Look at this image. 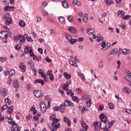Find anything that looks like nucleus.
I'll return each mask as SVG.
<instances>
[{
    "label": "nucleus",
    "mask_w": 131,
    "mask_h": 131,
    "mask_svg": "<svg viewBox=\"0 0 131 131\" xmlns=\"http://www.w3.org/2000/svg\"><path fill=\"white\" fill-rule=\"evenodd\" d=\"M52 121L53 122L51 123V125L53 128L51 131H57V129H58V128H59L60 126H61V125H60V123L55 125V123H58L59 122V119L55 118Z\"/></svg>",
    "instance_id": "1"
},
{
    "label": "nucleus",
    "mask_w": 131,
    "mask_h": 131,
    "mask_svg": "<svg viewBox=\"0 0 131 131\" xmlns=\"http://www.w3.org/2000/svg\"><path fill=\"white\" fill-rule=\"evenodd\" d=\"M34 95L36 98H42L43 97V93L40 90H36L34 92Z\"/></svg>",
    "instance_id": "2"
},
{
    "label": "nucleus",
    "mask_w": 131,
    "mask_h": 131,
    "mask_svg": "<svg viewBox=\"0 0 131 131\" xmlns=\"http://www.w3.org/2000/svg\"><path fill=\"white\" fill-rule=\"evenodd\" d=\"M69 63L70 65L74 66L75 67H77L78 66L77 65V63H79V60L77 59V57H76L74 59V61L72 60H70Z\"/></svg>",
    "instance_id": "3"
},
{
    "label": "nucleus",
    "mask_w": 131,
    "mask_h": 131,
    "mask_svg": "<svg viewBox=\"0 0 131 131\" xmlns=\"http://www.w3.org/2000/svg\"><path fill=\"white\" fill-rule=\"evenodd\" d=\"M40 108L42 113H45L47 111V105H46L45 102L40 103Z\"/></svg>",
    "instance_id": "4"
},
{
    "label": "nucleus",
    "mask_w": 131,
    "mask_h": 131,
    "mask_svg": "<svg viewBox=\"0 0 131 131\" xmlns=\"http://www.w3.org/2000/svg\"><path fill=\"white\" fill-rule=\"evenodd\" d=\"M8 32L3 31L0 32V37L3 39H6L8 38Z\"/></svg>",
    "instance_id": "5"
},
{
    "label": "nucleus",
    "mask_w": 131,
    "mask_h": 131,
    "mask_svg": "<svg viewBox=\"0 0 131 131\" xmlns=\"http://www.w3.org/2000/svg\"><path fill=\"white\" fill-rule=\"evenodd\" d=\"M106 122H108V121H101L100 122V125H99V127L100 128H101V129H103V128H106V126H107V123H106Z\"/></svg>",
    "instance_id": "6"
},
{
    "label": "nucleus",
    "mask_w": 131,
    "mask_h": 131,
    "mask_svg": "<svg viewBox=\"0 0 131 131\" xmlns=\"http://www.w3.org/2000/svg\"><path fill=\"white\" fill-rule=\"evenodd\" d=\"M64 104L66 106H69V107H73L74 106V103L71 102L70 100H66L64 102Z\"/></svg>",
    "instance_id": "7"
},
{
    "label": "nucleus",
    "mask_w": 131,
    "mask_h": 131,
    "mask_svg": "<svg viewBox=\"0 0 131 131\" xmlns=\"http://www.w3.org/2000/svg\"><path fill=\"white\" fill-rule=\"evenodd\" d=\"M117 16L120 17V18H123L125 15V13L124 12V11L122 10H120V11H118L117 12Z\"/></svg>",
    "instance_id": "8"
},
{
    "label": "nucleus",
    "mask_w": 131,
    "mask_h": 131,
    "mask_svg": "<svg viewBox=\"0 0 131 131\" xmlns=\"http://www.w3.org/2000/svg\"><path fill=\"white\" fill-rule=\"evenodd\" d=\"M71 84V80L67 82V84H65L63 86L64 91H68V90H69V85H70Z\"/></svg>",
    "instance_id": "9"
},
{
    "label": "nucleus",
    "mask_w": 131,
    "mask_h": 131,
    "mask_svg": "<svg viewBox=\"0 0 131 131\" xmlns=\"http://www.w3.org/2000/svg\"><path fill=\"white\" fill-rule=\"evenodd\" d=\"M99 119H101V121H107V117L104 113H102L99 115Z\"/></svg>",
    "instance_id": "10"
},
{
    "label": "nucleus",
    "mask_w": 131,
    "mask_h": 131,
    "mask_svg": "<svg viewBox=\"0 0 131 131\" xmlns=\"http://www.w3.org/2000/svg\"><path fill=\"white\" fill-rule=\"evenodd\" d=\"M66 2H67V0H62L61 5L63 8L68 9L69 8V4H68Z\"/></svg>",
    "instance_id": "11"
},
{
    "label": "nucleus",
    "mask_w": 131,
    "mask_h": 131,
    "mask_svg": "<svg viewBox=\"0 0 131 131\" xmlns=\"http://www.w3.org/2000/svg\"><path fill=\"white\" fill-rule=\"evenodd\" d=\"M5 24L6 25H10L11 23H12V18L10 17H8L7 18L5 19Z\"/></svg>",
    "instance_id": "12"
},
{
    "label": "nucleus",
    "mask_w": 131,
    "mask_h": 131,
    "mask_svg": "<svg viewBox=\"0 0 131 131\" xmlns=\"http://www.w3.org/2000/svg\"><path fill=\"white\" fill-rule=\"evenodd\" d=\"M13 86L15 89H18L19 88V83L18 82V80L17 79H14L13 83Z\"/></svg>",
    "instance_id": "13"
},
{
    "label": "nucleus",
    "mask_w": 131,
    "mask_h": 131,
    "mask_svg": "<svg viewBox=\"0 0 131 131\" xmlns=\"http://www.w3.org/2000/svg\"><path fill=\"white\" fill-rule=\"evenodd\" d=\"M34 83H41V85L45 84V81L41 79H36L34 81Z\"/></svg>",
    "instance_id": "14"
},
{
    "label": "nucleus",
    "mask_w": 131,
    "mask_h": 131,
    "mask_svg": "<svg viewBox=\"0 0 131 131\" xmlns=\"http://www.w3.org/2000/svg\"><path fill=\"white\" fill-rule=\"evenodd\" d=\"M1 93L3 96V97H5V96H7V94H8V90L7 89H1Z\"/></svg>",
    "instance_id": "15"
},
{
    "label": "nucleus",
    "mask_w": 131,
    "mask_h": 131,
    "mask_svg": "<svg viewBox=\"0 0 131 131\" xmlns=\"http://www.w3.org/2000/svg\"><path fill=\"white\" fill-rule=\"evenodd\" d=\"M32 51V49H31V47H30L29 46H26V50H25V54H28V53H30Z\"/></svg>",
    "instance_id": "16"
},
{
    "label": "nucleus",
    "mask_w": 131,
    "mask_h": 131,
    "mask_svg": "<svg viewBox=\"0 0 131 131\" xmlns=\"http://www.w3.org/2000/svg\"><path fill=\"white\" fill-rule=\"evenodd\" d=\"M93 125L95 128V131H100L98 128L99 127V122L96 121L93 123Z\"/></svg>",
    "instance_id": "17"
},
{
    "label": "nucleus",
    "mask_w": 131,
    "mask_h": 131,
    "mask_svg": "<svg viewBox=\"0 0 131 131\" xmlns=\"http://www.w3.org/2000/svg\"><path fill=\"white\" fill-rule=\"evenodd\" d=\"M19 68H20L22 72H25V71H26V67L24 65V63L20 64Z\"/></svg>",
    "instance_id": "18"
},
{
    "label": "nucleus",
    "mask_w": 131,
    "mask_h": 131,
    "mask_svg": "<svg viewBox=\"0 0 131 131\" xmlns=\"http://www.w3.org/2000/svg\"><path fill=\"white\" fill-rule=\"evenodd\" d=\"M41 77L44 79V81H45V82H47V81L49 80V77L48 76L46 75V74H42L41 75Z\"/></svg>",
    "instance_id": "19"
},
{
    "label": "nucleus",
    "mask_w": 131,
    "mask_h": 131,
    "mask_svg": "<svg viewBox=\"0 0 131 131\" xmlns=\"http://www.w3.org/2000/svg\"><path fill=\"white\" fill-rule=\"evenodd\" d=\"M58 20L60 23L61 24H65V17L63 16H60Z\"/></svg>",
    "instance_id": "20"
},
{
    "label": "nucleus",
    "mask_w": 131,
    "mask_h": 131,
    "mask_svg": "<svg viewBox=\"0 0 131 131\" xmlns=\"http://www.w3.org/2000/svg\"><path fill=\"white\" fill-rule=\"evenodd\" d=\"M69 30L71 32H73V33H76V32H77V30H76V29H75V28L73 27H70L69 28Z\"/></svg>",
    "instance_id": "21"
},
{
    "label": "nucleus",
    "mask_w": 131,
    "mask_h": 131,
    "mask_svg": "<svg viewBox=\"0 0 131 131\" xmlns=\"http://www.w3.org/2000/svg\"><path fill=\"white\" fill-rule=\"evenodd\" d=\"M65 104H61L59 107V110L60 111V112H61V113H64V111H65Z\"/></svg>",
    "instance_id": "22"
},
{
    "label": "nucleus",
    "mask_w": 131,
    "mask_h": 131,
    "mask_svg": "<svg viewBox=\"0 0 131 131\" xmlns=\"http://www.w3.org/2000/svg\"><path fill=\"white\" fill-rule=\"evenodd\" d=\"M123 54L124 55H129L130 54V50L123 49Z\"/></svg>",
    "instance_id": "23"
},
{
    "label": "nucleus",
    "mask_w": 131,
    "mask_h": 131,
    "mask_svg": "<svg viewBox=\"0 0 131 131\" xmlns=\"http://www.w3.org/2000/svg\"><path fill=\"white\" fill-rule=\"evenodd\" d=\"M63 76L66 79H70V78H71V75L68 74L67 72L64 73Z\"/></svg>",
    "instance_id": "24"
},
{
    "label": "nucleus",
    "mask_w": 131,
    "mask_h": 131,
    "mask_svg": "<svg viewBox=\"0 0 131 131\" xmlns=\"http://www.w3.org/2000/svg\"><path fill=\"white\" fill-rule=\"evenodd\" d=\"M13 111H14V106H13L9 107L7 110V112L9 114H11V113H13Z\"/></svg>",
    "instance_id": "25"
},
{
    "label": "nucleus",
    "mask_w": 131,
    "mask_h": 131,
    "mask_svg": "<svg viewBox=\"0 0 131 131\" xmlns=\"http://www.w3.org/2000/svg\"><path fill=\"white\" fill-rule=\"evenodd\" d=\"M81 124L84 129H88V128H89V126H88V125L85 124V122H84V121H82L81 122Z\"/></svg>",
    "instance_id": "26"
},
{
    "label": "nucleus",
    "mask_w": 131,
    "mask_h": 131,
    "mask_svg": "<svg viewBox=\"0 0 131 131\" xmlns=\"http://www.w3.org/2000/svg\"><path fill=\"white\" fill-rule=\"evenodd\" d=\"M105 4L107 6H111V5H113V4H114V2L111 0H107L105 2Z\"/></svg>",
    "instance_id": "27"
},
{
    "label": "nucleus",
    "mask_w": 131,
    "mask_h": 131,
    "mask_svg": "<svg viewBox=\"0 0 131 131\" xmlns=\"http://www.w3.org/2000/svg\"><path fill=\"white\" fill-rule=\"evenodd\" d=\"M70 42V45L73 46L75 43V42H77V39H72L70 41H69Z\"/></svg>",
    "instance_id": "28"
},
{
    "label": "nucleus",
    "mask_w": 131,
    "mask_h": 131,
    "mask_svg": "<svg viewBox=\"0 0 131 131\" xmlns=\"http://www.w3.org/2000/svg\"><path fill=\"white\" fill-rule=\"evenodd\" d=\"M118 52V50H117V49H115L111 52L110 55H117Z\"/></svg>",
    "instance_id": "29"
},
{
    "label": "nucleus",
    "mask_w": 131,
    "mask_h": 131,
    "mask_svg": "<svg viewBox=\"0 0 131 131\" xmlns=\"http://www.w3.org/2000/svg\"><path fill=\"white\" fill-rule=\"evenodd\" d=\"M19 25L20 27H25V22L23 20H20L19 22Z\"/></svg>",
    "instance_id": "30"
},
{
    "label": "nucleus",
    "mask_w": 131,
    "mask_h": 131,
    "mask_svg": "<svg viewBox=\"0 0 131 131\" xmlns=\"http://www.w3.org/2000/svg\"><path fill=\"white\" fill-rule=\"evenodd\" d=\"M15 75V71L13 69H11L9 71V76H14Z\"/></svg>",
    "instance_id": "31"
},
{
    "label": "nucleus",
    "mask_w": 131,
    "mask_h": 131,
    "mask_svg": "<svg viewBox=\"0 0 131 131\" xmlns=\"http://www.w3.org/2000/svg\"><path fill=\"white\" fill-rule=\"evenodd\" d=\"M89 18V15L88 14H85V16L83 17V22H84V23H86V21H88V19Z\"/></svg>",
    "instance_id": "32"
},
{
    "label": "nucleus",
    "mask_w": 131,
    "mask_h": 131,
    "mask_svg": "<svg viewBox=\"0 0 131 131\" xmlns=\"http://www.w3.org/2000/svg\"><path fill=\"white\" fill-rule=\"evenodd\" d=\"M89 98H90L89 95H85L83 97H82L81 100H82V101H85V100H88V99H89Z\"/></svg>",
    "instance_id": "33"
},
{
    "label": "nucleus",
    "mask_w": 131,
    "mask_h": 131,
    "mask_svg": "<svg viewBox=\"0 0 131 131\" xmlns=\"http://www.w3.org/2000/svg\"><path fill=\"white\" fill-rule=\"evenodd\" d=\"M95 32V30L94 29H89V30H87V33L88 34H92Z\"/></svg>",
    "instance_id": "34"
},
{
    "label": "nucleus",
    "mask_w": 131,
    "mask_h": 131,
    "mask_svg": "<svg viewBox=\"0 0 131 131\" xmlns=\"http://www.w3.org/2000/svg\"><path fill=\"white\" fill-rule=\"evenodd\" d=\"M130 76H131V73H130V75H128V76H126V77H125L126 80H127V81H129V83H131Z\"/></svg>",
    "instance_id": "35"
},
{
    "label": "nucleus",
    "mask_w": 131,
    "mask_h": 131,
    "mask_svg": "<svg viewBox=\"0 0 131 131\" xmlns=\"http://www.w3.org/2000/svg\"><path fill=\"white\" fill-rule=\"evenodd\" d=\"M28 64H29V65L30 66L31 68H33L34 67V63H33V61H32V60L29 61Z\"/></svg>",
    "instance_id": "36"
},
{
    "label": "nucleus",
    "mask_w": 131,
    "mask_h": 131,
    "mask_svg": "<svg viewBox=\"0 0 131 131\" xmlns=\"http://www.w3.org/2000/svg\"><path fill=\"white\" fill-rule=\"evenodd\" d=\"M86 104L87 107H91V106H92V100L91 99H89Z\"/></svg>",
    "instance_id": "37"
},
{
    "label": "nucleus",
    "mask_w": 131,
    "mask_h": 131,
    "mask_svg": "<svg viewBox=\"0 0 131 131\" xmlns=\"http://www.w3.org/2000/svg\"><path fill=\"white\" fill-rule=\"evenodd\" d=\"M66 38H67L68 42H69V41H70L72 39V36H71V35H67Z\"/></svg>",
    "instance_id": "38"
},
{
    "label": "nucleus",
    "mask_w": 131,
    "mask_h": 131,
    "mask_svg": "<svg viewBox=\"0 0 131 131\" xmlns=\"http://www.w3.org/2000/svg\"><path fill=\"white\" fill-rule=\"evenodd\" d=\"M115 123V121L114 120H113L108 123V127H111L113 124Z\"/></svg>",
    "instance_id": "39"
},
{
    "label": "nucleus",
    "mask_w": 131,
    "mask_h": 131,
    "mask_svg": "<svg viewBox=\"0 0 131 131\" xmlns=\"http://www.w3.org/2000/svg\"><path fill=\"white\" fill-rule=\"evenodd\" d=\"M22 37V35H16L14 36V38L15 39H16V40H19L20 39V38H21Z\"/></svg>",
    "instance_id": "40"
},
{
    "label": "nucleus",
    "mask_w": 131,
    "mask_h": 131,
    "mask_svg": "<svg viewBox=\"0 0 131 131\" xmlns=\"http://www.w3.org/2000/svg\"><path fill=\"white\" fill-rule=\"evenodd\" d=\"M20 48H21V44H18V45L15 46L14 47V49L15 50H16V51H18V50H20Z\"/></svg>",
    "instance_id": "41"
},
{
    "label": "nucleus",
    "mask_w": 131,
    "mask_h": 131,
    "mask_svg": "<svg viewBox=\"0 0 131 131\" xmlns=\"http://www.w3.org/2000/svg\"><path fill=\"white\" fill-rule=\"evenodd\" d=\"M56 117L57 116L56 115V114H54L52 116H50L49 117V119L50 120H53V119H55Z\"/></svg>",
    "instance_id": "42"
},
{
    "label": "nucleus",
    "mask_w": 131,
    "mask_h": 131,
    "mask_svg": "<svg viewBox=\"0 0 131 131\" xmlns=\"http://www.w3.org/2000/svg\"><path fill=\"white\" fill-rule=\"evenodd\" d=\"M108 107L110 109H114V104L113 103H110L108 104Z\"/></svg>",
    "instance_id": "43"
},
{
    "label": "nucleus",
    "mask_w": 131,
    "mask_h": 131,
    "mask_svg": "<svg viewBox=\"0 0 131 131\" xmlns=\"http://www.w3.org/2000/svg\"><path fill=\"white\" fill-rule=\"evenodd\" d=\"M82 92V89H80L79 88H77L76 89V92L77 93V94H80Z\"/></svg>",
    "instance_id": "44"
},
{
    "label": "nucleus",
    "mask_w": 131,
    "mask_h": 131,
    "mask_svg": "<svg viewBox=\"0 0 131 131\" xmlns=\"http://www.w3.org/2000/svg\"><path fill=\"white\" fill-rule=\"evenodd\" d=\"M68 21H69V22H71V21L73 20V17L72 16V15L69 16L68 17Z\"/></svg>",
    "instance_id": "45"
},
{
    "label": "nucleus",
    "mask_w": 131,
    "mask_h": 131,
    "mask_svg": "<svg viewBox=\"0 0 131 131\" xmlns=\"http://www.w3.org/2000/svg\"><path fill=\"white\" fill-rule=\"evenodd\" d=\"M69 120V118H68L66 116L63 117V121H64V122L68 123L70 121Z\"/></svg>",
    "instance_id": "46"
},
{
    "label": "nucleus",
    "mask_w": 131,
    "mask_h": 131,
    "mask_svg": "<svg viewBox=\"0 0 131 131\" xmlns=\"http://www.w3.org/2000/svg\"><path fill=\"white\" fill-rule=\"evenodd\" d=\"M25 41V39H24L23 38H21V39L19 41V44L22 46L24 43Z\"/></svg>",
    "instance_id": "47"
},
{
    "label": "nucleus",
    "mask_w": 131,
    "mask_h": 131,
    "mask_svg": "<svg viewBox=\"0 0 131 131\" xmlns=\"http://www.w3.org/2000/svg\"><path fill=\"white\" fill-rule=\"evenodd\" d=\"M55 77H54V75L53 74H52L50 76H49V79H50L52 81H54V79Z\"/></svg>",
    "instance_id": "48"
},
{
    "label": "nucleus",
    "mask_w": 131,
    "mask_h": 131,
    "mask_svg": "<svg viewBox=\"0 0 131 131\" xmlns=\"http://www.w3.org/2000/svg\"><path fill=\"white\" fill-rule=\"evenodd\" d=\"M43 15H44L45 17H47L48 16L49 13L47 11L44 10L43 11Z\"/></svg>",
    "instance_id": "49"
},
{
    "label": "nucleus",
    "mask_w": 131,
    "mask_h": 131,
    "mask_svg": "<svg viewBox=\"0 0 131 131\" xmlns=\"http://www.w3.org/2000/svg\"><path fill=\"white\" fill-rule=\"evenodd\" d=\"M8 108H9V106L7 104H5L3 105V108H2V109H3V110H6V109H8Z\"/></svg>",
    "instance_id": "50"
},
{
    "label": "nucleus",
    "mask_w": 131,
    "mask_h": 131,
    "mask_svg": "<svg viewBox=\"0 0 131 131\" xmlns=\"http://www.w3.org/2000/svg\"><path fill=\"white\" fill-rule=\"evenodd\" d=\"M101 40H103V37L100 36L97 39V42H100Z\"/></svg>",
    "instance_id": "51"
},
{
    "label": "nucleus",
    "mask_w": 131,
    "mask_h": 131,
    "mask_svg": "<svg viewBox=\"0 0 131 131\" xmlns=\"http://www.w3.org/2000/svg\"><path fill=\"white\" fill-rule=\"evenodd\" d=\"M31 118H32V115H28L27 116V120H30V119H31Z\"/></svg>",
    "instance_id": "52"
},
{
    "label": "nucleus",
    "mask_w": 131,
    "mask_h": 131,
    "mask_svg": "<svg viewBox=\"0 0 131 131\" xmlns=\"http://www.w3.org/2000/svg\"><path fill=\"white\" fill-rule=\"evenodd\" d=\"M38 72L39 74H41V75L42 74H43V70L41 69H39Z\"/></svg>",
    "instance_id": "53"
},
{
    "label": "nucleus",
    "mask_w": 131,
    "mask_h": 131,
    "mask_svg": "<svg viewBox=\"0 0 131 131\" xmlns=\"http://www.w3.org/2000/svg\"><path fill=\"white\" fill-rule=\"evenodd\" d=\"M28 37V34H25L24 36H22L21 38H24L25 40Z\"/></svg>",
    "instance_id": "54"
},
{
    "label": "nucleus",
    "mask_w": 131,
    "mask_h": 131,
    "mask_svg": "<svg viewBox=\"0 0 131 131\" xmlns=\"http://www.w3.org/2000/svg\"><path fill=\"white\" fill-rule=\"evenodd\" d=\"M18 127V124L16 123L14 125H13V126L11 127V128L15 129V128H17Z\"/></svg>",
    "instance_id": "55"
},
{
    "label": "nucleus",
    "mask_w": 131,
    "mask_h": 131,
    "mask_svg": "<svg viewBox=\"0 0 131 131\" xmlns=\"http://www.w3.org/2000/svg\"><path fill=\"white\" fill-rule=\"evenodd\" d=\"M110 46H111L110 43H107L105 46V50H107V49H109V48H110Z\"/></svg>",
    "instance_id": "56"
},
{
    "label": "nucleus",
    "mask_w": 131,
    "mask_h": 131,
    "mask_svg": "<svg viewBox=\"0 0 131 131\" xmlns=\"http://www.w3.org/2000/svg\"><path fill=\"white\" fill-rule=\"evenodd\" d=\"M59 109H60V107L59 106H55L54 108H53V110L54 111H59Z\"/></svg>",
    "instance_id": "57"
},
{
    "label": "nucleus",
    "mask_w": 131,
    "mask_h": 131,
    "mask_svg": "<svg viewBox=\"0 0 131 131\" xmlns=\"http://www.w3.org/2000/svg\"><path fill=\"white\" fill-rule=\"evenodd\" d=\"M78 98H77V97L76 96H73L72 98V99L73 100V101L74 102H76V101L77 100Z\"/></svg>",
    "instance_id": "58"
},
{
    "label": "nucleus",
    "mask_w": 131,
    "mask_h": 131,
    "mask_svg": "<svg viewBox=\"0 0 131 131\" xmlns=\"http://www.w3.org/2000/svg\"><path fill=\"white\" fill-rule=\"evenodd\" d=\"M103 109H104V105H100L98 108V110L99 111H102V110H103Z\"/></svg>",
    "instance_id": "59"
},
{
    "label": "nucleus",
    "mask_w": 131,
    "mask_h": 131,
    "mask_svg": "<svg viewBox=\"0 0 131 131\" xmlns=\"http://www.w3.org/2000/svg\"><path fill=\"white\" fill-rule=\"evenodd\" d=\"M26 89L29 90H31V84H27L26 86Z\"/></svg>",
    "instance_id": "60"
},
{
    "label": "nucleus",
    "mask_w": 131,
    "mask_h": 131,
    "mask_svg": "<svg viewBox=\"0 0 131 131\" xmlns=\"http://www.w3.org/2000/svg\"><path fill=\"white\" fill-rule=\"evenodd\" d=\"M46 74L48 76H50L51 74H53V73H52V72L50 71H48L46 73Z\"/></svg>",
    "instance_id": "61"
},
{
    "label": "nucleus",
    "mask_w": 131,
    "mask_h": 131,
    "mask_svg": "<svg viewBox=\"0 0 131 131\" xmlns=\"http://www.w3.org/2000/svg\"><path fill=\"white\" fill-rule=\"evenodd\" d=\"M127 91V88L126 87H124L122 89V92L123 93H126Z\"/></svg>",
    "instance_id": "62"
},
{
    "label": "nucleus",
    "mask_w": 131,
    "mask_h": 131,
    "mask_svg": "<svg viewBox=\"0 0 131 131\" xmlns=\"http://www.w3.org/2000/svg\"><path fill=\"white\" fill-rule=\"evenodd\" d=\"M12 118H12V117H10L9 118L8 120V123H11Z\"/></svg>",
    "instance_id": "63"
},
{
    "label": "nucleus",
    "mask_w": 131,
    "mask_h": 131,
    "mask_svg": "<svg viewBox=\"0 0 131 131\" xmlns=\"http://www.w3.org/2000/svg\"><path fill=\"white\" fill-rule=\"evenodd\" d=\"M102 129H103V131H111L110 130V128H109V127L103 128Z\"/></svg>",
    "instance_id": "64"
}]
</instances>
